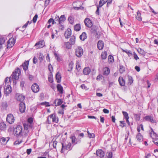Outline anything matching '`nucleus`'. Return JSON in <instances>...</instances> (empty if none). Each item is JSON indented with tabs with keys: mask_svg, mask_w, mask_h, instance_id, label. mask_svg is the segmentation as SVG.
Instances as JSON below:
<instances>
[{
	"mask_svg": "<svg viewBox=\"0 0 158 158\" xmlns=\"http://www.w3.org/2000/svg\"><path fill=\"white\" fill-rule=\"evenodd\" d=\"M76 137L75 136H72L71 137V139L72 143L77 144L78 143V141H77L76 142Z\"/></svg>",
	"mask_w": 158,
	"mask_h": 158,
	"instance_id": "473e14b6",
	"label": "nucleus"
},
{
	"mask_svg": "<svg viewBox=\"0 0 158 158\" xmlns=\"http://www.w3.org/2000/svg\"><path fill=\"white\" fill-rule=\"evenodd\" d=\"M1 105L4 109L6 108L7 107V104L6 102H2L1 104Z\"/></svg>",
	"mask_w": 158,
	"mask_h": 158,
	"instance_id": "ea45409f",
	"label": "nucleus"
},
{
	"mask_svg": "<svg viewBox=\"0 0 158 158\" xmlns=\"http://www.w3.org/2000/svg\"><path fill=\"white\" fill-rule=\"evenodd\" d=\"M65 20V16L64 15H61L60 17L59 18V23L60 24L61 23H63Z\"/></svg>",
	"mask_w": 158,
	"mask_h": 158,
	"instance_id": "cd10ccee",
	"label": "nucleus"
},
{
	"mask_svg": "<svg viewBox=\"0 0 158 158\" xmlns=\"http://www.w3.org/2000/svg\"><path fill=\"white\" fill-rule=\"evenodd\" d=\"M31 89L34 93L38 92L40 89L38 85L36 83L32 85L31 87Z\"/></svg>",
	"mask_w": 158,
	"mask_h": 158,
	"instance_id": "6e6552de",
	"label": "nucleus"
},
{
	"mask_svg": "<svg viewBox=\"0 0 158 158\" xmlns=\"http://www.w3.org/2000/svg\"><path fill=\"white\" fill-rule=\"evenodd\" d=\"M134 58L136 60H137L139 59V57H138V56L135 52H134Z\"/></svg>",
	"mask_w": 158,
	"mask_h": 158,
	"instance_id": "bf43d9fd",
	"label": "nucleus"
},
{
	"mask_svg": "<svg viewBox=\"0 0 158 158\" xmlns=\"http://www.w3.org/2000/svg\"><path fill=\"white\" fill-rule=\"evenodd\" d=\"M37 59L35 56H34L33 59V63L34 64H36L37 62Z\"/></svg>",
	"mask_w": 158,
	"mask_h": 158,
	"instance_id": "69168bd1",
	"label": "nucleus"
},
{
	"mask_svg": "<svg viewBox=\"0 0 158 158\" xmlns=\"http://www.w3.org/2000/svg\"><path fill=\"white\" fill-rule=\"evenodd\" d=\"M29 64V61H25L24 63L22 65L23 69L24 71H26L28 69V66Z\"/></svg>",
	"mask_w": 158,
	"mask_h": 158,
	"instance_id": "f3484780",
	"label": "nucleus"
},
{
	"mask_svg": "<svg viewBox=\"0 0 158 158\" xmlns=\"http://www.w3.org/2000/svg\"><path fill=\"white\" fill-rule=\"evenodd\" d=\"M75 55L78 57H81L83 54V51L82 48L80 47H78L75 49Z\"/></svg>",
	"mask_w": 158,
	"mask_h": 158,
	"instance_id": "7ed1b4c3",
	"label": "nucleus"
},
{
	"mask_svg": "<svg viewBox=\"0 0 158 158\" xmlns=\"http://www.w3.org/2000/svg\"><path fill=\"white\" fill-rule=\"evenodd\" d=\"M109 60L110 62L112 61V60L113 59V57L111 55H109L108 57Z\"/></svg>",
	"mask_w": 158,
	"mask_h": 158,
	"instance_id": "680f3d73",
	"label": "nucleus"
},
{
	"mask_svg": "<svg viewBox=\"0 0 158 158\" xmlns=\"http://www.w3.org/2000/svg\"><path fill=\"white\" fill-rule=\"evenodd\" d=\"M48 80L50 83H52L53 82V79L52 77L51 76H50L48 77Z\"/></svg>",
	"mask_w": 158,
	"mask_h": 158,
	"instance_id": "864d4df0",
	"label": "nucleus"
},
{
	"mask_svg": "<svg viewBox=\"0 0 158 158\" xmlns=\"http://www.w3.org/2000/svg\"><path fill=\"white\" fill-rule=\"evenodd\" d=\"M120 123L122 124L123 125H120V126H121L122 127H124L126 125V123H124V121H120Z\"/></svg>",
	"mask_w": 158,
	"mask_h": 158,
	"instance_id": "e2e57ef3",
	"label": "nucleus"
},
{
	"mask_svg": "<svg viewBox=\"0 0 158 158\" xmlns=\"http://www.w3.org/2000/svg\"><path fill=\"white\" fill-rule=\"evenodd\" d=\"M122 113L123 114L124 116V118H129V116H128V114L126 112L123 111H122Z\"/></svg>",
	"mask_w": 158,
	"mask_h": 158,
	"instance_id": "c03bdc74",
	"label": "nucleus"
},
{
	"mask_svg": "<svg viewBox=\"0 0 158 158\" xmlns=\"http://www.w3.org/2000/svg\"><path fill=\"white\" fill-rule=\"evenodd\" d=\"M87 38L86 34L85 32H83L80 35V38L82 41H84Z\"/></svg>",
	"mask_w": 158,
	"mask_h": 158,
	"instance_id": "bb28decb",
	"label": "nucleus"
},
{
	"mask_svg": "<svg viewBox=\"0 0 158 158\" xmlns=\"http://www.w3.org/2000/svg\"><path fill=\"white\" fill-rule=\"evenodd\" d=\"M88 136L89 138H94L95 137L94 134V133H90L88 135Z\"/></svg>",
	"mask_w": 158,
	"mask_h": 158,
	"instance_id": "13d9d810",
	"label": "nucleus"
},
{
	"mask_svg": "<svg viewBox=\"0 0 158 158\" xmlns=\"http://www.w3.org/2000/svg\"><path fill=\"white\" fill-rule=\"evenodd\" d=\"M73 64L72 62H71L70 63H69V69H68V71H71L72 70L73 68Z\"/></svg>",
	"mask_w": 158,
	"mask_h": 158,
	"instance_id": "58836bf2",
	"label": "nucleus"
},
{
	"mask_svg": "<svg viewBox=\"0 0 158 158\" xmlns=\"http://www.w3.org/2000/svg\"><path fill=\"white\" fill-rule=\"evenodd\" d=\"M52 23V24H54V23H55L54 20L52 18L50 19L48 21V23L49 24H50L51 23Z\"/></svg>",
	"mask_w": 158,
	"mask_h": 158,
	"instance_id": "09e8293b",
	"label": "nucleus"
},
{
	"mask_svg": "<svg viewBox=\"0 0 158 158\" xmlns=\"http://www.w3.org/2000/svg\"><path fill=\"white\" fill-rule=\"evenodd\" d=\"M103 76L101 75H99L97 77L96 79L97 80H100L101 79H102Z\"/></svg>",
	"mask_w": 158,
	"mask_h": 158,
	"instance_id": "4d7b16f0",
	"label": "nucleus"
},
{
	"mask_svg": "<svg viewBox=\"0 0 158 158\" xmlns=\"http://www.w3.org/2000/svg\"><path fill=\"white\" fill-rule=\"evenodd\" d=\"M14 132L17 135H21L23 134V128L20 125H18L14 130Z\"/></svg>",
	"mask_w": 158,
	"mask_h": 158,
	"instance_id": "20e7f679",
	"label": "nucleus"
},
{
	"mask_svg": "<svg viewBox=\"0 0 158 158\" xmlns=\"http://www.w3.org/2000/svg\"><path fill=\"white\" fill-rule=\"evenodd\" d=\"M62 148L61 149V153L64 152L65 150H70L72 148L71 146V143L69 142L67 144H65L64 143H61Z\"/></svg>",
	"mask_w": 158,
	"mask_h": 158,
	"instance_id": "f03ea898",
	"label": "nucleus"
},
{
	"mask_svg": "<svg viewBox=\"0 0 158 158\" xmlns=\"http://www.w3.org/2000/svg\"><path fill=\"white\" fill-rule=\"evenodd\" d=\"M33 122V119L31 118H29L27 119V122H28L29 124H32V123Z\"/></svg>",
	"mask_w": 158,
	"mask_h": 158,
	"instance_id": "de8ad7c7",
	"label": "nucleus"
},
{
	"mask_svg": "<svg viewBox=\"0 0 158 158\" xmlns=\"http://www.w3.org/2000/svg\"><path fill=\"white\" fill-rule=\"evenodd\" d=\"M97 46L99 50H102L104 47V43L103 41L102 40H99Z\"/></svg>",
	"mask_w": 158,
	"mask_h": 158,
	"instance_id": "2eb2a0df",
	"label": "nucleus"
},
{
	"mask_svg": "<svg viewBox=\"0 0 158 158\" xmlns=\"http://www.w3.org/2000/svg\"><path fill=\"white\" fill-rule=\"evenodd\" d=\"M16 98L17 100L19 101H23L24 99V97L22 95H20L19 94H16Z\"/></svg>",
	"mask_w": 158,
	"mask_h": 158,
	"instance_id": "dca6fc26",
	"label": "nucleus"
},
{
	"mask_svg": "<svg viewBox=\"0 0 158 158\" xmlns=\"http://www.w3.org/2000/svg\"><path fill=\"white\" fill-rule=\"evenodd\" d=\"M72 44L69 42H67L65 43V45L66 48L68 49H70L71 47V45Z\"/></svg>",
	"mask_w": 158,
	"mask_h": 158,
	"instance_id": "4c0bfd02",
	"label": "nucleus"
},
{
	"mask_svg": "<svg viewBox=\"0 0 158 158\" xmlns=\"http://www.w3.org/2000/svg\"><path fill=\"white\" fill-rule=\"evenodd\" d=\"M71 35V31L70 29L68 28L64 33V36L66 38H68Z\"/></svg>",
	"mask_w": 158,
	"mask_h": 158,
	"instance_id": "4468645a",
	"label": "nucleus"
},
{
	"mask_svg": "<svg viewBox=\"0 0 158 158\" xmlns=\"http://www.w3.org/2000/svg\"><path fill=\"white\" fill-rule=\"evenodd\" d=\"M12 91L11 88L9 84L6 85L4 87V93L6 96L10 94Z\"/></svg>",
	"mask_w": 158,
	"mask_h": 158,
	"instance_id": "39448f33",
	"label": "nucleus"
},
{
	"mask_svg": "<svg viewBox=\"0 0 158 158\" xmlns=\"http://www.w3.org/2000/svg\"><path fill=\"white\" fill-rule=\"evenodd\" d=\"M56 79L57 80V82L58 83H60V82L61 77L60 73L59 72H58L56 74Z\"/></svg>",
	"mask_w": 158,
	"mask_h": 158,
	"instance_id": "b1692460",
	"label": "nucleus"
},
{
	"mask_svg": "<svg viewBox=\"0 0 158 158\" xmlns=\"http://www.w3.org/2000/svg\"><path fill=\"white\" fill-rule=\"evenodd\" d=\"M21 74V70L19 68H17L15 71L11 75V80H13V83H15V80H18L19 78V75Z\"/></svg>",
	"mask_w": 158,
	"mask_h": 158,
	"instance_id": "f257e3e1",
	"label": "nucleus"
},
{
	"mask_svg": "<svg viewBox=\"0 0 158 158\" xmlns=\"http://www.w3.org/2000/svg\"><path fill=\"white\" fill-rule=\"evenodd\" d=\"M127 54L129 56H130L132 55V54L131 52V51L130 50H128V52H127Z\"/></svg>",
	"mask_w": 158,
	"mask_h": 158,
	"instance_id": "774afa93",
	"label": "nucleus"
},
{
	"mask_svg": "<svg viewBox=\"0 0 158 158\" xmlns=\"http://www.w3.org/2000/svg\"><path fill=\"white\" fill-rule=\"evenodd\" d=\"M23 126L24 129L25 130H27L28 129H32V128L33 126L31 124H29L28 122H25L23 123Z\"/></svg>",
	"mask_w": 158,
	"mask_h": 158,
	"instance_id": "f8f14e48",
	"label": "nucleus"
},
{
	"mask_svg": "<svg viewBox=\"0 0 158 158\" xmlns=\"http://www.w3.org/2000/svg\"><path fill=\"white\" fill-rule=\"evenodd\" d=\"M81 88H82V89H85V90H87V87L85 85V84H82L81 85Z\"/></svg>",
	"mask_w": 158,
	"mask_h": 158,
	"instance_id": "5fc2aeb1",
	"label": "nucleus"
},
{
	"mask_svg": "<svg viewBox=\"0 0 158 158\" xmlns=\"http://www.w3.org/2000/svg\"><path fill=\"white\" fill-rule=\"evenodd\" d=\"M118 81L120 85L121 86H124L125 85V81L122 77H119Z\"/></svg>",
	"mask_w": 158,
	"mask_h": 158,
	"instance_id": "aec40b11",
	"label": "nucleus"
},
{
	"mask_svg": "<svg viewBox=\"0 0 158 158\" xmlns=\"http://www.w3.org/2000/svg\"><path fill=\"white\" fill-rule=\"evenodd\" d=\"M81 26L79 24H77L74 27V30L76 31H78L81 29Z\"/></svg>",
	"mask_w": 158,
	"mask_h": 158,
	"instance_id": "2f4dec72",
	"label": "nucleus"
},
{
	"mask_svg": "<svg viewBox=\"0 0 158 158\" xmlns=\"http://www.w3.org/2000/svg\"><path fill=\"white\" fill-rule=\"evenodd\" d=\"M110 69L109 68L107 67H106L103 69V74L104 75L107 76L110 73Z\"/></svg>",
	"mask_w": 158,
	"mask_h": 158,
	"instance_id": "5701e85b",
	"label": "nucleus"
},
{
	"mask_svg": "<svg viewBox=\"0 0 158 158\" xmlns=\"http://www.w3.org/2000/svg\"><path fill=\"white\" fill-rule=\"evenodd\" d=\"M136 19L139 21H142V17L141 16V13L139 10H138L137 13Z\"/></svg>",
	"mask_w": 158,
	"mask_h": 158,
	"instance_id": "a878e982",
	"label": "nucleus"
},
{
	"mask_svg": "<svg viewBox=\"0 0 158 158\" xmlns=\"http://www.w3.org/2000/svg\"><path fill=\"white\" fill-rule=\"evenodd\" d=\"M137 51L141 55L144 56L146 54V52L144 51V50L140 48H139L138 49Z\"/></svg>",
	"mask_w": 158,
	"mask_h": 158,
	"instance_id": "c756f323",
	"label": "nucleus"
},
{
	"mask_svg": "<svg viewBox=\"0 0 158 158\" xmlns=\"http://www.w3.org/2000/svg\"><path fill=\"white\" fill-rule=\"evenodd\" d=\"M19 110L22 113L25 112V104L23 102H21L19 104Z\"/></svg>",
	"mask_w": 158,
	"mask_h": 158,
	"instance_id": "9d476101",
	"label": "nucleus"
},
{
	"mask_svg": "<svg viewBox=\"0 0 158 158\" xmlns=\"http://www.w3.org/2000/svg\"><path fill=\"white\" fill-rule=\"evenodd\" d=\"M11 77H10L9 78H8V77L6 78L5 80V83L6 85L7 84H9V82H7V81H8L9 82H11Z\"/></svg>",
	"mask_w": 158,
	"mask_h": 158,
	"instance_id": "c9c22d12",
	"label": "nucleus"
},
{
	"mask_svg": "<svg viewBox=\"0 0 158 158\" xmlns=\"http://www.w3.org/2000/svg\"><path fill=\"white\" fill-rule=\"evenodd\" d=\"M76 69L78 70H80L81 69V67L79 62H77L76 63Z\"/></svg>",
	"mask_w": 158,
	"mask_h": 158,
	"instance_id": "49530a36",
	"label": "nucleus"
},
{
	"mask_svg": "<svg viewBox=\"0 0 158 158\" xmlns=\"http://www.w3.org/2000/svg\"><path fill=\"white\" fill-rule=\"evenodd\" d=\"M44 42L42 41H40L37 42L35 44V46L36 47L37 49L40 48H42L44 46Z\"/></svg>",
	"mask_w": 158,
	"mask_h": 158,
	"instance_id": "9b49d317",
	"label": "nucleus"
},
{
	"mask_svg": "<svg viewBox=\"0 0 158 158\" xmlns=\"http://www.w3.org/2000/svg\"><path fill=\"white\" fill-rule=\"evenodd\" d=\"M57 88L58 91L60 94H62L63 92V88L60 84H58L57 85Z\"/></svg>",
	"mask_w": 158,
	"mask_h": 158,
	"instance_id": "393cba45",
	"label": "nucleus"
},
{
	"mask_svg": "<svg viewBox=\"0 0 158 158\" xmlns=\"http://www.w3.org/2000/svg\"><path fill=\"white\" fill-rule=\"evenodd\" d=\"M119 67V72L121 73H122L125 71V68L123 65H120Z\"/></svg>",
	"mask_w": 158,
	"mask_h": 158,
	"instance_id": "72a5a7b5",
	"label": "nucleus"
},
{
	"mask_svg": "<svg viewBox=\"0 0 158 158\" xmlns=\"http://www.w3.org/2000/svg\"><path fill=\"white\" fill-rule=\"evenodd\" d=\"M42 104L45 105L46 106H50L49 103L47 102H43L42 103Z\"/></svg>",
	"mask_w": 158,
	"mask_h": 158,
	"instance_id": "338daca9",
	"label": "nucleus"
},
{
	"mask_svg": "<svg viewBox=\"0 0 158 158\" xmlns=\"http://www.w3.org/2000/svg\"><path fill=\"white\" fill-rule=\"evenodd\" d=\"M48 69L50 71V72L51 73L53 71V67L51 65V64H48Z\"/></svg>",
	"mask_w": 158,
	"mask_h": 158,
	"instance_id": "603ef678",
	"label": "nucleus"
},
{
	"mask_svg": "<svg viewBox=\"0 0 158 158\" xmlns=\"http://www.w3.org/2000/svg\"><path fill=\"white\" fill-rule=\"evenodd\" d=\"M128 83L131 85L133 82L132 78L131 77L128 76Z\"/></svg>",
	"mask_w": 158,
	"mask_h": 158,
	"instance_id": "a19ab883",
	"label": "nucleus"
},
{
	"mask_svg": "<svg viewBox=\"0 0 158 158\" xmlns=\"http://www.w3.org/2000/svg\"><path fill=\"white\" fill-rule=\"evenodd\" d=\"M15 43V40L14 38H11L8 41L7 44V48H10L12 47Z\"/></svg>",
	"mask_w": 158,
	"mask_h": 158,
	"instance_id": "423d86ee",
	"label": "nucleus"
},
{
	"mask_svg": "<svg viewBox=\"0 0 158 158\" xmlns=\"http://www.w3.org/2000/svg\"><path fill=\"white\" fill-rule=\"evenodd\" d=\"M6 128V124L4 123H0V129L1 130H4Z\"/></svg>",
	"mask_w": 158,
	"mask_h": 158,
	"instance_id": "c85d7f7f",
	"label": "nucleus"
},
{
	"mask_svg": "<svg viewBox=\"0 0 158 158\" xmlns=\"http://www.w3.org/2000/svg\"><path fill=\"white\" fill-rule=\"evenodd\" d=\"M108 1V0H100L99 6V7H101L104 4Z\"/></svg>",
	"mask_w": 158,
	"mask_h": 158,
	"instance_id": "7c9ffc66",
	"label": "nucleus"
},
{
	"mask_svg": "<svg viewBox=\"0 0 158 158\" xmlns=\"http://www.w3.org/2000/svg\"><path fill=\"white\" fill-rule=\"evenodd\" d=\"M136 138L139 142H140L143 140V136L140 133L137 134Z\"/></svg>",
	"mask_w": 158,
	"mask_h": 158,
	"instance_id": "412c9836",
	"label": "nucleus"
},
{
	"mask_svg": "<svg viewBox=\"0 0 158 158\" xmlns=\"http://www.w3.org/2000/svg\"><path fill=\"white\" fill-rule=\"evenodd\" d=\"M84 23L86 26L88 27H90L92 26V22L89 19L86 18L85 19Z\"/></svg>",
	"mask_w": 158,
	"mask_h": 158,
	"instance_id": "1a4fd4ad",
	"label": "nucleus"
},
{
	"mask_svg": "<svg viewBox=\"0 0 158 158\" xmlns=\"http://www.w3.org/2000/svg\"><path fill=\"white\" fill-rule=\"evenodd\" d=\"M112 152H109L107 156V158H112Z\"/></svg>",
	"mask_w": 158,
	"mask_h": 158,
	"instance_id": "6e6d98bb",
	"label": "nucleus"
},
{
	"mask_svg": "<svg viewBox=\"0 0 158 158\" xmlns=\"http://www.w3.org/2000/svg\"><path fill=\"white\" fill-rule=\"evenodd\" d=\"M52 121L56 123H57L58 121V118L55 115H54V117L53 118Z\"/></svg>",
	"mask_w": 158,
	"mask_h": 158,
	"instance_id": "a18cd8bd",
	"label": "nucleus"
},
{
	"mask_svg": "<svg viewBox=\"0 0 158 158\" xmlns=\"http://www.w3.org/2000/svg\"><path fill=\"white\" fill-rule=\"evenodd\" d=\"M96 155L100 157H102L104 156V153L102 150H98L96 151Z\"/></svg>",
	"mask_w": 158,
	"mask_h": 158,
	"instance_id": "a211bd4d",
	"label": "nucleus"
},
{
	"mask_svg": "<svg viewBox=\"0 0 158 158\" xmlns=\"http://www.w3.org/2000/svg\"><path fill=\"white\" fill-rule=\"evenodd\" d=\"M153 141L155 144L158 145V139H153Z\"/></svg>",
	"mask_w": 158,
	"mask_h": 158,
	"instance_id": "052dcab7",
	"label": "nucleus"
},
{
	"mask_svg": "<svg viewBox=\"0 0 158 158\" xmlns=\"http://www.w3.org/2000/svg\"><path fill=\"white\" fill-rule=\"evenodd\" d=\"M38 18V15L37 14H36L35 16L34 17L33 19H32V21H33V23H36L37 19Z\"/></svg>",
	"mask_w": 158,
	"mask_h": 158,
	"instance_id": "3c124183",
	"label": "nucleus"
},
{
	"mask_svg": "<svg viewBox=\"0 0 158 158\" xmlns=\"http://www.w3.org/2000/svg\"><path fill=\"white\" fill-rule=\"evenodd\" d=\"M5 42V40L4 38L3 37H0V44H3Z\"/></svg>",
	"mask_w": 158,
	"mask_h": 158,
	"instance_id": "8fccbe9b",
	"label": "nucleus"
},
{
	"mask_svg": "<svg viewBox=\"0 0 158 158\" xmlns=\"http://www.w3.org/2000/svg\"><path fill=\"white\" fill-rule=\"evenodd\" d=\"M14 118L12 114H10L7 115L6 117V121L9 123H14Z\"/></svg>",
	"mask_w": 158,
	"mask_h": 158,
	"instance_id": "0eeeda50",
	"label": "nucleus"
},
{
	"mask_svg": "<svg viewBox=\"0 0 158 158\" xmlns=\"http://www.w3.org/2000/svg\"><path fill=\"white\" fill-rule=\"evenodd\" d=\"M107 54L106 52H104L102 53V57L103 59H105L107 57Z\"/></svg>",
	"mask_w": 158,
	"mask_h": 158,
	"instance_id": "e433bc0d",
	"label": "nucleus"
},
{
	"mask_svg": "<svg viewBox=\"0 0 158 158\" xmlns=\"http://www.w3.org/2000/svg\"><path fill=\"white\" fill-rule=\"evenodd\" d=\"M91 72L90 69L88 67L85 68L83 70V73L84 75H87L89 74Z\"/></svg>",
	"mask_w": 158,
	"mask_h": 158,
	"instance_id": "6ab92c4d",
	"label": "nucleus"
},
{
	"mask_svg": "<svg viewBox=\"0 0 158 158\" xmlns=\"http://www.w3.org/2000/svg\"><path fill=\"white\" fill-rule=\"evenodd\" d=\"M68 20L69 21L70 23L71 24H72V23H73V18L71 17H70L68 18Z\"/></svg>",
	"mask_w": 158,
	"mask_h": 158,
	"instance_id": "0e129e2a",
	"label": "nucleus"
},
{
	"mask_svg": "<svg viewBox=\"0 0 158 158\" xmlns=\"http://www.w3.org/2000/svg\"><path fill=\"white\" fill-rule=\"evenodd\" d=\"M90 31L94 33H97V28L96 27H93L91 28Z\"/></svg>",
	"mask_w": 158,
	"mask_h": 158,
	"instance_id": "79ce46f5",
	"label": "nucleus"
},
{
	"mask_svg": "<svg viewBox=\"0 0 158 158\" xmlns=\"http://www.w3.org/2000/svg\"><path fill=\"white\" fill-rule=\"evenodd\" d=\"M144 119L146 121L151 123H155L156 121L153 119V117L150 115H147L144 117Z\"/></svg>",
	"mask_w": 158,
	"mask_h": 158,
	"instance_id": "ddd939ff",
	"label": "nucleus"
},
{
	"mask_svg": "<svg viewBox=\"0 0 158 158\" xmlns=\"http://www.w3.org/2000/svg\"><path fill=\"white\" fill-rule=\"evenodd\" d=\"M63 102V101L60 99H56L54 101V103L56 106L60 105Z\"/></svg>",
	"mask_w": 158,
	"mask_h": 158,
	"instance_id": "4be33fe9",
	"label": "nucleus"
},
{
	"mask_svg": "<svg viewBox=\"0 0 158 158\" xmlns=\"http://www.w3.org/2000/svg\"><path fill=\"white\" fill-rule=\"evenodd\" d=\"M75 36H72L70 40L71 42V43L73 45L75 43Z\"/></svg>",
	"mask_w": 158,
	"mask_h": 158,
	"instance_id": "f704fd0d",
	"label": "nucleus"
},
{
	"mask_svg": "<svg viewBox=\"0 0 158 158\" xmlns=\"http://www.w3.org/2000/svg\"><path fill=\"white\" fill-rule=\"evenodd\" d=\"M135 118L136 121H139L140 119V115L138 114H134Z\"/></svg>",
	"mask_w": 158,
	"mask_h": 158,
	"instance_id": "37998d69",
	"label": "nucleus"
}]
</instances>
